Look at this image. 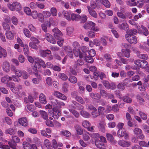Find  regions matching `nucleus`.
Segmentation results:
<instances>
[{
    "mask_svg": "<svg viewBox=\"0 0 149 149\" xmlns=\"http://www.w3.org/2000/svg\"><path fill=\"white\" fill-rule=\"evenodd\" d=\"M105 108L102 107H99L98 109L99 115L100 114L102 115L104 113V111Z\"/></svg>",
    "mask_w": 149,
    "mask_h": 149,
    "instance_id": "obj_50",
    "label": "nucleus"
},
{
    "mask_svg": "<svg viewBox=\"0 0 149 149\" xmlns=\"http://www.w3.org/2000/svg\"><path fill=\"white\" fill-rule=\"evenodd\" d=\"M137 55L138 57L140 58L147 60L148 58V56L146 54H141L139 52H137Z\"/></svg>",
    "mask_w": 149,
    "mask_h": 149,
    "instance_id": "obj_22",
    "label": "nucleus"
},
{
    "mask_svg": "<svg viewBox=\"0 0 149 149\" xmlns=\"http://www.w3.org/2000/svg\"><path fill=\"white\" fill-rule=\"evenodd\" d=\"M83 126L85 128H87L90 126V124L87 120H84L82 123Z\"/></svg>",
    "mask_w": 149,
    "mask_h": 149,
    "instance_id": "obj_55",
    "label": "nucleus"
},
{
    "mask_svg": "<svg viewBox=\"0 0 149 149\" xmlns=\"http://www.w3.org/2000/svg\"><path fill=\"white\" fill-rule=\"evenodd\" d=\"M19 123L24 126H26L28 125V122L27 120V118L25 117H23L18 120Z\"/></svg>",
    "mask_w": 149,
    "mask_h": 149,
    "instance_id": "obj_9",
    "label": "nucleus"
},
{
    "mask_svg": "<svg viewBox=\"0 0 149 149\" xmlns=\"http://www.w3.org/2000/svg\"><path fill=\"white\" fill-rule=\"evenodd\" d=\"M7 87L10 88L11 90L13 92L15 91L14 88L15 87V84L12 82H8L6 84Z\"/></svg>",
    "mask_w": 149,
    "mask_h": 149,
    "instance_id": "obj_19",
    "label": "nucleus"
},
{
    "mask_svg": "<svg viewBox=\"0 0 149 149\" xmlns=\"http://www.w3.org/2000/svg\"><path fill=\"white\" fill-rule=\"evenodd\" d=\"M125 134V131L124 128L119 129L117 132L118 136L123 137Z\"/></svg>",
    "mask_w": 149,
    "mask_h": 149,
    "instance_id": "obj_29",
    "label": "nucleus"
},
{
    "mask_svg": "<svg viewBox=\"0 0 149 149\" xmlns=\"http://www.w3.org/2000/svg\"><path fill=\"white\" fill-rule=\"evenodd\" d=\"M87 54L91 56L92 57L95 56L96 53L95 50L94 49H91L89 52H88V53Z\"/></svg>",
    "mask_w": 149,
    "mask_h": 149,
    "instance_id": "obj_56",
    "label": "nucleus"
},
{
    "mask_svg": "<svg viewBox=\"0 0 149 149\" xmlns=\"http://www.w3.org/2000/svg\"><path fill=\"white\" fill-rule=\"evenodd\" d=\"M87 53L85 51H82V52H80L79 53V57L80 58H81L84 57V58L87 56Z\"/></svg>",
    "mask_w": 149,
    "mask_h": 149,
    "instance_id": "obj_54",
    "label": "nucleus"
},
{
    "mask_svg": "<svg viewBox=\"0 0 149 149\" xmlns=\"http://www.w3.org/2000/svg\"><path fill=\"white\" fill-rule=\"evenodd\" d=\"M96 146L98 148L100 149H104L105 148V146L103 143L98 141V140H96L95 141Z\"/></svg>",
    "mask_w": 149,
    "mask_h": 149,
    "instance_id": "obj_14",
    "label": "nucleus"
},
{
    "mask_svg": "<svg viewBox=\"0 0 149 149\" xmlns=\"http://www.w3.org/2000/svg\"><path fill=\"white\" fill-rule=\"evenodd\" d=\"M46 124L47 126L49 127H52L54 126L52 122L49 120H47L46 121Z\"/></svg>",
    "mask_w": 149,
    "mask_h": 149,
    "instance_id": "obj_60",
    "label": "nucleus"
},
{
    "mask_svg": "<svg viewBox=\"0 0 149 149\" xmlns=\"http://www.w3.org/2000/svg\"><path fill=\"white\" fill-rule=\"evenodd\" d=\"M46 83L49 86H51L52 84V80L50 77H47L46 80Z\"/></svg>",
    "mask_w": 149,
    "mask_h": 149,
    "instance_id": "obj_48",
    "label": "nucleus"
},
{
    "mask_svg": "<svg viewBox=\"0 0 149 149\" xmlns=\"http://www.w3.org/2000/svg\"><path fill=\"white\" fill-rule=\"evenodd\" d=\"M118 144L123 147H128L131 145V142L124 140H120L118 141Z\"/></svg>",
    "mask_w": 149,
    "mask_h": 149,
    "instance_id": "obj_8",
    "label": "nucleus"
},
{
    "mask_svg": "<svg viewBox=\"0 0 149 149\" xmlns=\"http://www.w3.org/2000/svg\"><path fill=\"white\" fill-rule=\"evenodd\" d=\"M137 99L138 100L140 103L141 104H144V100L141 97L140 95H138L136 96Z\"/></svg>",
    "mask_w": 149,
    "mask_h": 149,
    "instance_id": "obj_49",
    "label": "nucleus"
},
{
    "mask_svg": "<svg viewBox=\"0 0 149 149\" xmlns=\"http://www.w3.org/2000/svg\"><path fill=\"white\" fill-rule=\"evenodd\" d=\"M49 112L50 116L53 117L55 119H58L59 116H60L61 114L59 111L57 109H53V111Z\"/></svg>",
    "mask_w": 149,
    "mask_h": 149,
    "instance_id": "obj_5",
    "label": "nucleus"
},
{
    "mask_svg": "<svg viewBox=\"0 0 149 149\" xmlns=\"http://www.w3.org/2000/svg\"><path fill=\"white\" fill-rule=\"evenodd\" d=\"M118 88L120 90L123 91L125 88V85L121 83H119L117 86Z\"/></svg>",
    "mask_w": 149,
    "mask_h": 149,
    "instance_id": "obj_45",
    "label": "nucleus"
},
{
    "mask_svg": "<svg viewBox=\"0 0 149 149\" xmlns=\"http://www.w3.org/2000/svg\"><path fill=\"white\" fill-rule=\"evenodd\" d=\"M68 87V85L66 83H65L63 85L62 88V90L65 93H66L68 91L67 88Z\"/></svg>",
    "mask_w": 149,
    "mask_h": 149,
    "instance_id": "obj_58",
    "label": "nucleus"
},
{
    "mask_svg": "<svg viewBox=\"0 0 149 149\" xmlns=\"http://www.w3.org/2000/svg\"><path fill=\"white\" fill-rule=\"evenodd\" d=\"M25 36L27 37H30L31 36V34L29 30L26 29H24L23 30Z\"/></svg>",
    "mask_w": 149,
    "mask_h": 149,
    "instance_id": "obj_53",
    "label": "nucleus"
},
{
    "mask_svg": "<svg viewBox=\"0 0 149 149\" xmlns=\"http://www.w3.org/2000/svg\"><path fill=\"white\" fill-rule=\"evenodd\" d=\"M107 139L108 141H109L111 143L115 144L116 143L117 141H116L113 136L110 134H107Z\"/></svg>",
    "mask_w": 149,
    "mask_h": 149,
    "instance_id": "obj_12",
    "label": "nucleus"
},
{
    "mask_svg": "<svg viewBox=\"0 0 149 149\" xmlns=\"http://www.w3.org/2000/svg\"><path fill=\"white\" fill-rule=\"evenodd\" d=\"M22 72H23V71L18 69L15 72V74L17 77H20L22 75Z\"/></svg>",
    "mask_w": 149,
    "mask_h": 149,
    "instance_id": "obj_64",
    "label": "nucleus"
},
{
    "mask_svg": "<svg viewBox=\"0 0 149 149\" xmlns=\"http://www.w3.org/2000/svg\"><path fill=\"white\" fill-rule=\"evenodd\" d=\"M40 112L42 117L43 119L47 120L48 119V114L46 112L43 111H40Z\"/></svg>",
    "mask_w": 149,
    "mask_h": 149,
    "instance_id": "obj_30",
    "label": "nucleus"
},
{
    "mask_svg": "<svg viewBox=\"0 0 149 149\" xmlns=\"http://www.w3.org/2000/svg\"><path fill=\"white\" fill-rule=\"evenodd\" d=\"M87 8L90 14L93 17L96 18L97 17V15L96 11L92 9L90 6H87Z\"/></svg>",
    "mask_w": 149,
    "mask_h": 149,
    "instance_id": "obj_11",
    "label": "nucleus"
},
{
    "mask_svg": "<svg viewBox=\"0 0 149 149\" xmlns=\"http://www.w3.org/2000/svg\"><path fill=\"white\" fill-rule=\"evenodd\" d=\"M3 70L8 72L10 71V68L9 63L7 61H5L3 63Z\"/></svg>",
    "mask_w": 149,
    "mask_h": 149,
    "instance_id": "obj_7",
    "label": "nucleus"
},
{
    "mask_svg": "<svg viewBox=\"0 0 149 149\" xmlns=\"http://www.w3.org/2000/svg\"><path fill=\"white\" fill-rule=\"evenodd\" d=\"M40 53L41 56L43 57H45L47 56V55H49L51 54V51L48 49L45 50H40Z\"/></svg>",
    "mask_w": 149,
    "mask_h": 149,
    "instance_id": "obj_13",
    "label": "nucleus"
},
{
    "mask_svg": "<svg viewBox=\"0 0 149 149\" xmlns=\"http://www.w3.org/2000/svg\"><path fill=\"white\" fill-rule=\"evenodd\" d=\"M77 134L81 135L83 133V130L81 127L79 125H77L75 127Z\"/></svg>",
    "mask_w": 149,
    "mask_h": 149,
    "instance_id": "obj_28",
    "label": "nucleus"
},
{
    "mask_svg": "<svg viewBox=\"0 0 149 149\" xmlns=\"http://www.w3.org/2000/svg\"><path fill=\"white\" fill-rule=\"evenodd\" d=\"M91 98L95 99H99L100 98V95L98 93L95 94L93 93H91L90 95Z\"/></svg>",
    "mask_w": 149,
    "mask_h": 149,
    "instance_id": "obj_34",
    "label": "nucleus"
},
{
    "mask_svg": "<svg viewBox=\"0 0 149 149\" xmlns=\"http://www.w3.org/2000/svg\"><path fill=\"white\" fill-rule=\"evenodd\" d=\"M31 40L32 42L35 43V44H38L40 42L38 39L34 37H32L31 38Z\"/></svg>",
    "mask_w": 149,
    "mask_h": 149,
    "instance_id": "obj_59",
    "label": "nucleus"
},
{
    "mask_svg": "<svg viewBox=\"0 0 149 149\" xmlns=\"http://www.w3.org/2000/svg\"><path fill=\"white\" fill-rule=\"evenodd\" d=\"M137 33V31L135 29H130L126 31V34L125 35L127 36H134L133 35H136Z\"/></svg>",
    "mask_w": 149,
    "mask_h": 149,
    "instance_id": "obj_10",
    "label": "nucleus"
},
{
    "mask_svg": "<svg viewBox=\"0 0 149 149\" xmlns=\"http://www.w3.org/2000/svg\"><path fill=\"white\" fill-rule=\"evenodd\" d=\"M123 100L126 103H131L132 102V99L127 95H125L122 97Z\"/></svg>",
    "mask_w": 149,
    "mask_h": 149,
    "instance_id": "obj_24",
    "label": "nucleus"
},
{
    "mask_svg": "<svg viewBox=\"0 0 149 149\" xmlns=\"http://www.w3.org/2000/svg\"><path fill=\"white\" fill-rule=\"evenodd\" d=\"M102 82L108 89H111L112 90H114L116 88V85L114 83L110 84L107 81L104 80L102 81Z\"/></svg>",
    "mask_w": 149,
    "mask_h": 149,
    "instance_id": "obj_3",
    "label": "nucleus"
},
{
    "mask_svg": "<svg viewBox=\"0 0 149 149\" xmlns=\"http://www.w3.org/2000/svg\"><path fill=\"white\" fill-rule=\"evenodd\" d=\"M39 100L42 103L46 104L47 103L46 97L45 95L43 93H41L40 95Z\"/></svg>",
    "mask_w": 149,
    "mask_h": 149,
    "instance_id": "obj_15",
    "label": "nucleus"
},
{
    "mask_svg": "<svg viewBox=\"0 0 149 149\" xmlns=\"http://www.w3.org/2000/svg\"><path fill=\"white\" fill-rule=\"evenodd\" d=\"M63 48L65 51L67 52V53L71 52L72 51L71 48L69 46H65Z\"/></svg>",
    "mask_w": 149,
    "mask_h": 149,
    "instance_id": "obj_51",
    "label": "nucleus"
},
{
    "mask_svg": "<svg viewBox=\"0 0 149 149\" xmlns=\"http://www.w3.org/2000/svg\"><path fill=\"white\" fill-rule=\"evenodd\" d=\"M125 37L126 40L131 44H135L137 42L136 38L135 36H126Z\"/></svg>",
    "mask_w": 149,
    "mask_h": 149,
    "instance_id": "obj_4",
    "label": "nucleus"
},
{
    "mask_svg": "<svg viewBox=\"0 0 149 149\" xmlns=\"http://www.w3.org/2000/svg\"><path fill=\"white\" fill-rule=\"evenodd\" d=\"M5 133L7 134L12 135L15 133V132L13 129L10 128L6 130Z\"/></svg>",
    "mask_w": 149,
    "mask_h": 149,
    "instance_id": "obj_46",
    "label": "nucleus"
},
{
    "mask_svg": "<svg viewBox=\"0 0 149 149\" xmlns=\"http://www.w3.org/2000/svg\"><path fill=\"white\" fill-rule=\"evenodd\" d=\"M80 113L82 117L85 118H88L91 116V115L89 113L83 110L80 111Z\"/></svg>",
    "mask_w": 149,
    "mask_h": 149,
    "instance_id": "obj_20",
    "label": "nucleus"
},
{
    "mask_svg": "<svg viewBox=\"0 0 149 149\" xmlns=\"http://www.w3.org/2000/svg\"><path fill=\"white\" fill-rule=\"evenodd\" d=\"M95 25L94 23L91 21H89L85 23L84 25V28L86 29H88L92 27V26Z\"/></svg>",
    "mask_w": 149,
    "mask_h": 149,
    "instance_id": "obj_16",
    "label": "nucleus"
},
{
    "mask_svg": "<svg viewBox=\"0 0 149 149\" xmlns=\"http://www.w3.org/2000/svg\"><path fill=\"white\" fill-rule=\"evenodd\" d=\"M34 60L35 62L40 63V65L43 68H46V65L45 62L41 59L38 58H35Z\"/></svg>",
    "mask_w": 149,
    "mask_h": 149,
    "instance_id": "obj_18",
    "label": "nucleus"
},
{
    "mask_svg": "<svg viewBox=\"0 0 149 149\" xmlns=\"http://www.w3.org/2000/svg\"><path fill=\"white\" fill-rule=\"evenodd\" d=\"M7 56L6 50L2 47H0V58L3 57L6 58Z\"/></svg>",
    "mask_w": 149,
    "mask_h": 149,
    "instance_id": "obj_17",
    "label": "nucleus"
},
{
    "mask_svg": "<svg viewBox=\"0 0 149 149\" xmlns=\"http://www.w3.org/2000/svg\"><path fill=\"white\" fill-rule=\"evenodd\" d=\"M134 134L136 135L140 134L142 133L141 130L137 127L135 128L133 130Z\"/></svg>",
    "mask_w": 149,
    "mask_h": 149,
    "instance_id": "obj_42",
    "label": "nucleus"
},
{
    "mask_svg": "<svg viewBox=\"0 0 149 149\" xmlns=\"http://www.w3.org/2000/svg\"><path fill=\"white\" fill-rule=\"evenodd\" d=\"M99 128L102 132H104L105 128L104 126V122H101L99 123Z\"/></svg>",
    "mask_w": 149,
    "mask_h": 149,
    "instance_id": "obj_41",
    "label": "nucleus"
},
{
    "mask_svg": "<svg viewBox=\"0 0 149 149\" xmlns=\"http://www.w3.org/2000/svg\"><path fill=\"white\" fill-rule=\"evenodd\" d=\"M24 12L28 15H30L31 13V10L29 7H26L24 8Z\"/></svg>",
    "mask_w": 149,
    "mask_h": 149,
    "instance_id": "obj_57",
    "label": "nucleus"
},
{
    "mask_svg": "<svg viewBox=\"0 0 149 149\" xmlns=\"http://www.w3.org/2000/svg\"><path fill=\"white\" fill-rule=\"evenodd\" d=\"M45 37L46 39L49 42L55 44L56 43V41L53 37L49 33H46L45 35Z\"/></svg>",
    "mask_w": 149,
    "mask_h": 149,
    "instance_id": "obj_6",
    "label": "nucleus"
},
{
    "mask_svg": "<svg viewBox=\"0 0 149 149\" xmlns=\"http://www.w3.org/2000/svg\"><path fill=\"white\" fill-rule=\"evenodd\" d=\"M100 94L102 95V96H103L105 97H107V95L108 93H107V92L102 89H101L100 91Z\"/></svg>",
    "mask_w": 149,
    "mask_h": 149,
    "instance_id": "obj_63",
    "label": "nucleus"
},
{
    "mask_svg": "<svg viewBox=\"0 0 149 149\" xmlns=\"http://www.w3.org/2000/svg\"><path fill=\"white\" fill-rule=\"evenodd\" d=\"M75 99L77 101L82 104H85V101L80 96H78L76 97Z\"/></svg>",
    "mask_w": 149,
    "mask_h": 149,
    "instance_id": "obj_43",
    "label": "nucleus"
},
{
    "mask_svg": "<svg viewBox=\"0 0 149 149\" xmlns=\"http://www.w3.org/2000/svg\"><path fill=\"white\" fill-rule=\"evenodd\" d=\"M18 59L19 61L22 63H24L25 61L24 57L21 54L19 55Z\"/></svg>",
    "mask_w": 149,
    "mask_h": 149,
    "instance_id": "obj_61",
    "label": "nucleus"
},
{
    "mask_svg": "<svg viewBox=\"0 0 149 149\" xmlns=\"http://www.w3.org/2000/svg\"><path fill=\"white\" fill-rule=\"evenodd\" d=\"M23 146L24 149H32L31 146L29 143L24 142L23 143Z\"/></svg>",
    "mask_w": 149,
    "mask_h": 149,
    "instance_id": "obj_33",
    "label": "nucleus"
},
{
    "mask_svg": "<svg viewBox=\"0 0 149 149\" xmlns=\"http://www.w3.org/2000/svg\"><path fill=\"white\" fill-rule=\"evenodd\" d=\"M84 60L86 61L88 63H93L94 61L93 59L92 58V57L90 55H87L84 58Z\"/></svg>",
    "mask_w": 149,
    "mask_h": 149,
    "instance_id": "obj_35",
    "label": "nucleus"
},
{
    "mask_svg": "<svg viewBox=\"0 0 149 149\" xmlns=\"http://www.w3.org/2000/svg\"><path fill=\"white\" fill-rule=\"evenodd\" d=\"M14 10L15 9L17 11H19L21 9V6L20 4L19 3L17 2H15V4H14Z\"/></svg>",
    "mask_w": 149,
    "mask_h": 149,
    "instance_id": "obj_40",
    "label": "nucleus"
},
{
    "mask_svg": "<svg viewBox=\"0 0 149 149\" xmlns=\"http://www.w3.org/2000/svg\"><path fill=\"white\" fill-rule=\"evenodd\" d=\"M100 1L105 7L107 8H109L110 6V3L108 0H100Z\"/></svg>",
    "mask_w": 149,
    "mask_h": 149,
    "instance_id": "obj_26",
    "label": "nucleus"
},
{
    "mask_svg": "<svg viewBox=\"0 0 149 149\" xmlns=\"http://www.w3.org/2000/svg\"><path fill=\"white\" fill-rule=\"evenodd\" d=\"M44 141L45 145L48 149H52V147L51 145V143L48 140L46 139Z\"/></svg>",
    "mask_w": 149,
    "mask_h": 149,
    "instance_id": "obj_38",
    "label": "nucleus"
},
{
    "mask_svg": "<svg viewBox=\"0 0 149 149\" xmlns=\"http://www.w3.org/2000/svg\"><path fill=\"white\" fill-rule=\"evenodd\" d=\"M52 100L51 103L53 105V109L58 110V109L61 107V106H64L65 105L64 102H61L56 99H53Z\"/></svg>",
    "mask_w": 149,
    "mask_h": 149,
    "instance_id": "obj_1",
    "label": "nucleus"
},
{
    "mask_svg": "<svg viewBox=\"0 0 149 149\" xmlns=\"http://www.w3.org/2000/svg\"><path fill=\"white\" fill-rule=\"evenodd\" d=\"M22 76L23 79H26L28 78V73L26 71L23 70Z\"/></svg>",
    "mask_w": 149,
    "mask_h": 149,
    "instance_id": "obj_62",
    "label": "nucleus"
},
{
    "mask_svg": "<svg viewBox=\"0 0 149 149\" xmlns=\"http://www.w3.org/2000/svg\"><path fill=\"white\" fill-rule=\"evenodd\" d=\"M117 14L119 17L124 19H126L128 17L130 19L132 18L131 14L129 12H126L123 14L121 12L119 11L117 12Z\"/></svg>",
    "mask_w": 149,
    "mask_h": 149,
    "instance_id": "obj_2",
    "label": "nucleus"
},
{
    "mask_svg": "<svg viewBox=\"0 0 149 149\" xmlns=\"http://www.w3.org/2000/svg\"><path fill=\"white\" fill-rule=\"evenodd\" d=\"M139 115L141 118L143 120H146L147 119V116L143 112L139 111Z\"/></svg>",
    "mask_w": 149,
    "mask_h": 149,
    "instance_id": "obj_44",
    "label": "nucleus"
},
{
    "mask_svg": "<svg viewBox=\"0 0 149 149\" xmlns=\"http://www.w3.org/2000/svg\"><path fill=\"white\" fill-rule=\"evenodd\" d=\"M140 67L142 68H146L148 67V64L145 60H141Z\"/></svg>",
    "mask_w": 149,
    "mask_h": 149,
    "instance_id": "obj_25",
    "label": "nucleus"
},
{
    "mask_svg": "<svg viewBox=\"0 0 149 149\" xmlns=\"http://www.w3.org/2000/svg\"><path fill=\"white\" fill-rule=\"evenodd\" d=\"M118 27L120 29L126 31L128 29V25L126 23H124L121 24H119L118 25Z\"/></svg>",
    "mask_w": 149,
    "mask_h": 149,
    "instance_id": "obj_21",
    "label": "nucleus"
},
{
    "mask_svg": "<svg viewBox=\"0 0 149 149\" xmlns=\"http://www.w3.org/2000/svg\"><path fill=\"white\" fill-rule=\"evenodd\" d=\"M23 51L24 54L26 55H28L29 53V50L28 47L27 45H24Z\"/></svg>",
    "mask_w": 149,
    "mask_h": 149,
    "instance_id": "obj_47",
    "label": "nucleus"
},
{
    "mask_svg": "<svg viewBox=\"0 0 149 149\" xmlns=\"http://www.w3.org/2000/svg\"><path fill=\"white\" fill-rule=\"evenodd\" d=\"M58 77L63 81H66L68 79V76L63 73H59L58 76Z\"/></svg>",
    "mask_w": 149,
    "mask_h": 149,
    "instance_id": "obj_23",
    "label": "nucleus"
},
{
    "mask_svg": "<svg viewBox=\"0 0 149 149\" xmlns=\"http://www.w3.org/2000/svg\"><path fill=\"white\" fill-rule=\"evenodd\" d=\"M31 15L34 19H36L38 17V14L36 11L34 10L31 13Z\"/></svg>",
    "mask_w": 149,
    "mask_h": 149,
    "instance_id": "obj_52",
    "label": "nucleus"
},
{
    "mask_svg": "<svg viewBox=\"0 0 149 149\" xmlns=\"http://www.w3.org/2000/svg\"><path fill=\"white\" fill-rule=\"evenodd\" d=\"M6 38L9 40H12L14 38L13 33L10 31H8L6 33Z\"/></svg>",
    "mask_w": 149,
    "mask_h": 149,
    "instance_id": "obj_32",
    "label": "nucleus"
},
{
    "mask_svg": "<svg viewBox=\"0 0 149 149\" xmlns=\"http://www.w3.org/2000/svg\"><path fill=\"white\" fill-rule=\"evenodd\" d=\"M50 12L53 16H56L57 15V10L55 8L52 7L51 8Z\"/></svg>",
    "mask_w": 149,
    "mask_h": 149,
    "instance_id": "obj_36",
    "label": "nucleus"
},
{
    "mask_svg": "<svg viewBox=\"0 0 149 149\" xmlns=\"http://www.w3.org/2000/svg\"><path fill=\"white\" fill-rule=\"evenodd\" d=\"M63 14L65 17L68 20H71V14L67 11L64 10L63 12Z\"/></svg>",
    "mask_w": 149,
    "mask_h": 149,
    "instance_id": "obj_27",
    "label": "nucleus"
},
{
    "mask_svg": "<svg viewBox=\"0 0 149 149\" xmlns=\"http://www.w3.org/2000/svg\"><path fill=\"white\" fill-rule=\"evenodd\" d=\"M69 81L71 83L75 84L77 82V79L76 77L74 76H71L68 79Z\"/></svg>",
    "mask_w": 149,
    "mask_h": 149,
    "instance_id": "obj_37",
    "label": "nucleus"
},
{
    "mask_svg": "<svg viewBox=\"0 0 149 149\" xmlns=\"http://www.w3.org/2000/svg\"><path fill=\"white\" fill-rule=\"evenodd\" d=\"M71 113L76 118H78L79 116V113L76 111L72 109H69Z\"/></svg>",
    "mask_w": 149,
    "mask_h": 149,
    "instance_id": "obj_31",
    "label": "nucleus"
},
{
    "mask_svg": "<svg viewBox=\"0 0 149 149\" xmlns=\"http://www.w3.org/2000/svg\"><path fill=\"white\" fill-rule=\"evenodd\" d=\"M8 144L10 147L13 149H16L17 144L13 141H10L8 142Z\"/></svg>",
    "mask_w": 149,
    "mask_h": 149,
    "instance_id": "obj_39",
    "label": "nucleus"
}]
</instances>
